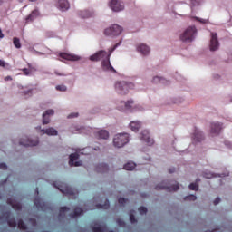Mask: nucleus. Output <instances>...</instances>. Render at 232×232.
I'll return each instance as SVG.
<instances>
[{
  "mask_svg": "<svg viewBox=\"0 0 232 232\" xmlns=\"http://www.w3.org/2000/svg\"><path fill=\"white\" fill-rule=\"evenodd\" d=\"M102 70L104 72H111L112 73H116L117 72L115 68H113V66L110 63V58H107L106 60H103L102 62Z\"/></svg>",
  "mask_w": 232,
  "mask_h": 232,
  "instance_id": "nucleus-17",
  "label": "nucleus"
},
{
  "mask_svg": "<svg viewBox=\"0 0 232 232\" xmlns=\"http://www.w3.org/2000/svg\"><path fill=\"white\" fill-rule=\"evenodd\" d=\"M79 117V112H72L67 116V119H77Z\"/></svg>",
  "mask_w": 232,
  "mask_h": 232,
  "instance_id": "nucleus-49",
  "label": "nucleus"
},
{
  "mask_svg": "<svg viewBox=\"0 0 232 232\" xmlns=\"http://www.w3.org/2000/svg\"><path fill=\"white\" fill-rule=\"evenodd\" d=\"M224 130V124L218 121L212 122L210 124V135L212 137H217L220 135V132Z\"/></svg>",
  "mask_w": 232,
  "mask_h": 232,
  "instance_id": "nucleus-11",
  "label": "nucleus"
},
{
  "mask_svg": "<svg viewBox=\"0 0 232 232\" xmlns=\"http://www.w3.org/2000/svg\"><path fill=\"white\" fill-rule=\"evenodd\" d=\"M193 140L194 142H202L204 140V134L201 130H195Z\"/></svg>",
  "mask_w": 232,
  "mask_h": 232,
  "instance_id": "nucleus-28",
  "label": "nucleus"
},
{
  "mask_svg": "<svg viewBox=\"0 0 232 232\" xmlns=\"http://www.w3.org/2000/svg\"><path fill=\"white\" fill-rule=\"evenodd\" d=\"M5 81H12V76H6V77L5 78Z\"/></svg>",
  "mask_w": 232,
  "mask_h": 232,
  "instance_id": "nucleus-58",
  "label": "nucleus"
},
{
  "mask_svg": "<svg viewBox=\"0 0 232 232\" xmlns=\"http://www.w3.org/2000/svg\"><path fill=\"white\" fill-rule=\"evenodd\" d=\"M53 186L63 195H69L70 197H74V198H77V195H79V191L70 188L66 183L56 181L53 183Z\"/></svg>",
  "mask_w": 232,
  "mask_h": 232,
  "instance_id": "nucleus-4",
  "label": "nucleus"
},
{
  "mask_svg": "<svg viewBox=\"0 0 232 232\" xmlns=\"http://www.w3.org/2000/svg\"><path fill=\"white\" fill-rule=\"evenodd\" d=\"M22 72H24V75H31V72H30V70L29 69H26V68H24L23 70H22Z\"/></svg>",
  "mask_w": 232,
  "mask_h": 232,
  "instance_id": "nucleus-53",
  "label": "nucleus"
},
{
  "mask_svg": "<svg viewBox=\"0 0 232 232\" xmlns=\"http://www.w3.org/2000/svg\"><path fill=\"white\" fill-rule=\"evenodd\" d=\"M114 88L115 92L119 95H128L130 93V90H133V88H135V85L130 82L119 81L116 82Z\"/></svg>",
  "mask_w": 232,
  "mask_h": 232,
  "instance_id": "nucleus-2",
  "label": "nucleus"
},
{
  "mask_svg": "<svg viewBox=\"0 0 232 232\" xmlns=\"http://www.w3.org/2000/svg\"><path fill=\"white\" fill-rule=\"evenodd\" d=\"M37 144H39L38 138L32 139L28 136H24L19 141V146H24V148H28L30 146H37Z\"/></svg>",
  "mask_w": 232,
  "mask_h": 232,
  "instance_id": "nucleus-9",
  "label": "nucleus"
},
{
  "mask_svg": "<svg viewBox=\"0 0 232 232\" xmlns=\"http://www.w3.org/2000/svg\"><path fill=\"white\" fill-rule=\"evenodd\" d=\"M0 169H8L6 163H0Z\"/></svg>",
  "mask_w": 232,
  "mask_h": 232,
  "instance_id": "nucleus-54",
  "label": "nucleus"
},
{
  "mask_svg": "<svg viewBox=\"0 0 232 232\" xmlns=\"http://www.w3.org/2000/svg\"><path fill=\"white\" fill-rule=\"evenodd\" d=\"M118 202L121 206H124V204H126V202H128V199L124 198H120L118 199Z\"/></svg>",
  "mask_w": 232,
  "mask_h": 232,
  "instance_id": "nucleus-50",
  "label": "nucleus"
},
{
  "mask_svg": "<svg viewBox=\"0 0 232 232\" xmlns=\"http://www.w3.org/2000/svg\"><path fill=\"white\" fill-rule=\"evenodd\" d=\"M57 8L61 10V12H66L70 10V2L68 0H57Z\"/></svg>",
  "mask_w": 232,
  "mask_h": 232,
  "instance_id": "nucleus-18",
  "label": "nucleus"
},
{
  "mask_svg": "<svg viewBox=\"0 0 232 232\" xmlns=\"http://www.w3.org/2000/svg\"><path fill=\"white\" fill-rule=\"evenodd\" d=\"M13 44L15 48L17 49L21 48V40H19V38L17 37L13 38Z\"/></svg>",
  "mask_w": 232,
  "mask_h": 232,
  "instance_id": "nucleus-38",
  "label": "nucleus"
},
{
  "mask_svg": "<svg viewBox=\"0 0 232 232\" xmlns=\"http://www.w3.org/2000/svg\"><path fill=\"white\" fill-rule=\"evenodd\" d=\"M55 75H58L59 77H64V73L63 72H59V71H54Z\"/></svg>",
  "mask_w": 232,
  "mask_h": 232,
  "instance_id": "nucleus-57",
  "label": "nucleus"
},
{
  "mask_svg": "<svg viewBox=\"0 0 232 232\" xmlns=\"http://www.w3.org/2000/svg\"><path fill=\"white\" fill-rule=\"evenodd\" d=\"M142 126V123L139 121H130V128L132 131H134L135 133H137V131H139V130H140V127Z\"/></svg>",
  "mask_w": 232,
  "mask_h": 232,
  "instance_id": "nucleus-27",
  "label": "nucleus"
},
{
  "mask_svg": "<svg viewBox=\"0 0 232 232\" xmlns=\"http://www.w3.org/2000/svg\"><path fill=\"white\" fill-rule=\"evenodd\" d=\"M81 130H82V128H79V126H77V125H72V126L70 128V132H71V133L77 134V133H81Z\"/></svg>",
  "mask_w": 232,
  "mask_h": 232,
  "instance_id": "nucleus-37",
  "label": "nucleus"
},
{
  "mask_svg": "<svg viewBox=\"0 0 232 232\" xmlns=\"http://www.w3.org/2000/svg\"><path fill=\"white\" fill-rule=\"evenodd\" d=\"M197 182H200V179H197Z\"/></svg>",
  "mask_w": 232,
  "mask_h": 232,
  "instance_id": "nucleus-64",
  "label": "nucleus"
},
{
  "mask_svg": "<svg viewBox=\"0 0 232 232\" xmlns=\"http://www.w3.org/2000/svg\"><path fill=\"white\" fill-rule=\"evenodd\" d=\"M202 176L205 178V179H213L215 177H222L221 174H215L211 171H205L203 172Z\"/></svg>",
  "mask_w": 232,
  "mask_h": 232,
  "instance_id": "nucleus-31",
  "label": "nucleus"
},
{
  "mask_svg": "<svg viewBox=\"0 0 232 232\" xmlns=\"http://www.w3.org/2000/svg\"><path fill=\"white\" fill-rule=\"evenodd\" d=\"M140 140H142L143 142L148 144V146H153V144H155V140L151 139V137H150V131H148L147 130H144L140 132Z\"/></svg>",
  "mask_w": 232,
  "mask_h": 232,
  "instance_id": "nucleus-14",
  "label": "nucleus"
},
{
  "mask_svg": "<svg viewBox=\"0 0 232 232\" xmlns=\"http://www.w3.org/2000/svg\"><path fill=\"white\" fill-rule=\"evenodd\" d=\"M226 146H227V147H229V148H232L231 142H226Z\"/></svg>",
  "mask_w": 232,
  "mask_h": 232,
  "instance_id": "nucleus-60",
  "label": "nucleus"
},
{
  "mask_svg": "<svg viewBox=\"0 0 232 232\" xmlns=\"http://www.w3.org/2000/svg\"><path fill=\"white\" fill-rule=\"evenodd\" d=\"M139 213L140 215H146V213H148V208L146 207H140L139 208Z\"/></svg>",
  "mask_w": 232,
  "mask_h": 232,
  "instance_id": "nucleus-47",
  "label": "nucleus"
},
{
  "mask_svg": "<svg viewBox=\"0 0 232 232\" xmlns=\"http://www.w3.org/2000/svg\"><path fill=\"white\" fill-rule=\"evenodd\" d=\"M189 189L191 191H198V184L197 183H191L189 186H188Z\"/></svg>",
  "mask_w": 232,
  "mask_h": 232,
  "instance_id": "nucleus-42",
  "label": "nucleus"
},
{
  "mask_svg": "<svg viewBox=\"0 0 232 232\" xmlns=\"http://www.w3.org/2000/svg\"><path fill=\"white\" fill-rule=\"evenodd\" d=\"M108 169H109V167H108V164L106 163H101L96 166V171L98 173H107Z\"/></svg>",
  "mask_w": 232,
  "mask_h": 232,
  "instance_id": "nucleus-29",
  "label": "nucleus"
},
{
  "mask_svg": "<svg viewBox=\"0 0 232 232\" xmlns=\"http://www.w3.org/2000/svg\"><path fill=\"white\" fill-rule=\"evenodd\" d=\"M90 61L99 62V61H106L108 59V52L104 50L98 51L94 54L90 56Z\"/></svg>",
  "mask_w": 232,
  "mask_h": 232,
  "instance_id": "nucleus-12",
  "label": "nucleus"
},
{
  "mask_svg": "<svg viewBox=\"0 0 232 232\" xmlns=\"http://www.w3.org/2000/svg\"><path fill=\"white\" fill-rule=\"evenodd\" d=\"M30 1V3H35V1H37V0H29Z\"/></svg>",
  "mask_w": 232,
  "mask_h": 232,
  "instance_id": "nucleus-63",
  "label": "nucleus"
},
{
  "mask_svg": "<svg viewBox=\"0 0 232 232\" xmlns=\"http://www.w3.org/2000/svg\"><path fill=\"white\" fill-rule=\"evenodd\" d=\"M106 231V227H102V226H99V227H93V232H105Z\"/></svg>",
  "mask_w": 232,
  "mask_h": 232,
  "instance_id": "nucleus-41",
  "label": "nucleus"
},
{
  "mask_svg": "<svg viewBox=\"0 0 232 232\" xmlns=\"http://www.w3.org/2000/svg\"><path fill=\"white\" fill-rule=\"evenodd\" d=\"M117 224L120 227H124V226H126V223L122 219H117Z\"/></svg>",
  "mask_w": 232,
  "mask_h": 232,
  "instance_id": "nucleus-51",
  "label": "nucleus"
},
{
  "mask_svg": "<svg viewBox=\"0 0 232 232\" xmlns=\"http://www.w3.org/2000/svg\"><path fill=\"white\" fill-rule=\"evenodd\" d=\"M191 6H198L200 3H202V0H190Z\"/></svg>",
  "mask_w": 232,
  "mask_h": 232,
  "instance_id": "nucleus-48",
  "label": "nucleus"
},
{
  "mask_svg": "<svg viewBox=\"0 0 232 232\" xmlns=\"http://www.w3.org/2000/svg\"><path fill=\"white\" fill-rule=\"evenodd\" d=\"M184 200H187V201L191 200L192 202H195V200H197V196H195V195H188V196L184 198Z\"/></svg>",
  "mask_w": 232,
  "mask_h": 232,
  "instance_id": "nucleus-44",
  "label": "nucleus"
},
{
  "mask_svg": "<svg viewBox=\"0 0 232 232\" xmlns=\"http://www.w3.org/2000/svg\"><path fill=\"white\" fill-rule=\"evenodd\" d=\"M209 48L210 52H217V50L220 48V43H218V34H217V33H211Z\"/></svg>",
  "mask_w": 232,
  "mask_h": 232,
  "instance_id": "nucleus-13",
  "label": "nucleus"
},
{
  "mask_svg": "<svg viewBox=\"0 0 232 232\" xmlns=\"http://www.w3.org/2000/svg\"><path fill=\"white\" fill-rule=\"evenodd\" d=\"M39 15V9L33 10L31 14L25 18V23H32L33 21H35Z\"/></svg>",
  "mask_w": 232,
  "mask_h": 232,
  "instance_id": "nucleus-23",
  "label": "nucleus"
},
{
  "mask_svg": "<svg viewBox=\"0 0 232 232\" xmlns=\"http://www.w3.org/2000/svg\"><path fill=\"white\" fill-rule=\"evenodd\" d=\"M121 44H122V41H121L120 43L116 44L113 47H111L109 49V53H107V58L110 59V57H111V53H113V52H115V50H117V48H119V46H121Z\"/></svg>",
  "mask_w": 232,
  "mask_h": 232,
  "instance_id": "nucleus-33",
  "label": "nucleus"
},
{
  "mask_svg": "<svg viewBox=\"0 0 232 232\" xmlns=\"http://www.w3.org/2000/svg\"><path fill=\"white\" fill-rule=\"evenodd\" d=\"M78 15L82 19H89V17H93L94 13L93 11L83 10V11H78Z\"/></svg>",
  "mask_w": 232,
  "mask_h": 232,
  "instance_id": "nucleus-26",
  "label": "nucleus"
},
{
  "mask_svg": "<svg viewBox=\"0 0 232 232\" xmlns=\"http://www.w3.org/2000/svg\"><path fill=\"white\" fill-rule=\"evenodd\" d=\"M133 213H135V210H132L130 213V220L131 224L137 223V219L135 218V215Z\"/></svg>",
  "mask_w": 232,
  "mask_h": 232,
  "instance_id": "nucleus-43",
  "label": "nucleus"
},
{
  "mask_svg": "<svg viewBox=\"0 0 232 232\" xmlns=\"http://www.w3.org/2000/svg\"><path fill=\"white\" fill-rule=\"evenodd\" d=\"M53 115H55V111H53V109L45 111L43 114V124H50V117Z\"/></svg>",
  "mask_w": 232,
  "mask_h": 232,
  "instance_id": "nucleus-19",
  "label": "nucleus"
},
{
  "mask_svg": "<svg viewBox=\"0 0 232 232\" xmlns=\"http://www.w3.org/2000/svg\"><path fill=\"white\" fill-rule=\"evenodd\" d=\"M169 173H175V169H169Z\"/></svg>",
  "mask_w": 232,
  "mask_h": 232,
  "instance_id": "nucleus-61",
  "label": "nucleus"
},
{
  "mask_svg": "<svg viewBox=\"0 0 232 232\" xmlns=\"http://www.w3.org/2000/svg\"><path fill=\"white\" fill-rule=\"evenodd\" d=\"M130 142V134L128 133H118L114 136L112 144L114 148H124L126 144Z\"/></svg>",
  "mask_w": 232,
  "mask_h": 232,
  "instance_id": "nucleus-5",
  "label": "nucleus"
},
{
  "mask_svg": "<svg viewBox=\"0 0 232 232\" xmlns=\"http://www.w3.org/2000/svg\"><path fill=\"white\" fill-rule=\"evenodd\" d=\"M69 166L73 167L75 166L76 168H78L79 166H82V161H75L78 160L79 159V154L78 153H72L69 156Z\"/></svg>",
  "mask_w": 232,
  "mask_h": 232,
  "instance_id": "nucleus-16",
  "label": "nucleus"
},
{
  "mask_svg": "<svg viewBox=\"0 0 232 232\" xmlns=\"http://www.w3.org/2000/svg\"><path fill=\"white\" fill-rule=\"evenodd\" d=\"M5 37V34H3V31L0 29V39H3Z\"/></svg>",
  "mask_w": 232,
  "mask_h": 232,
  "instance_id": "nucleus-59",
  "label": "nucleus"
},
{
  "mask_svg": "<svg viewBox=\"0 0 232 232\" xmlns=\"http://www.w3.org/2000/svg\"><path fill=\"white\" fill-rule=\"evenodd\" d=\"M0 220L7 222L10 227H16L18 226L19 229H22L23 231H26L27 229L26 225L24 224L23 219H20L18 220V222H16L15 218H12V213L10 211L5 212L0 218Z\"/></svg>",
  "mask_w": 232,
  "mask_h": 232,
  "instance_id": "nucleus-1",
  "label": "nucleus"
},
{
  "mask_svg": "<svg viewBox=\"0 0 232 232\" xmlns=\"http://www.w3.org/2000/svg\"><path fill=\"white\" fill-rule=\"evenodd\" d=\"M66 211H70V208L68 207H62L60 208V214H59V218H63V217H65Z\"/></svg>",
  "mask_w": 232,
  "mask_h": 232,
  "instance_id": "nucleus-36",
  "label": "nucleus"
},
{
  "mask_svg": "<svg viewBox=\"0 0 232 232\" xmlns=\"http://www.w3.org/2000/svg\"><path fill=\"white\" fill-rule=\"evenodd\" d=\"M55 89L57 90V92H67L68 87H66V85L64 84H62V85H57Z\"/></svg>",
  "mask_w": 232,
  "mask_h": 232,
  "instance_id": "nucleus-40",
  "label": "nucleus"
},
{
  "mask_svg": "<svg viewBox=\"0 0 232 232\" xmlns=\"http://www.w3.org/2000/svg\"><path fill=\"white\" fill-rule=\"evenodd\" d=\"M136 166L137 165L134 162H128L123 166V169H126L127 171H133Z\"/></svg>",
  "mask_w": 232,
  "mask_h": 232,
  "instance_id": "nucleus-34",
  "label": "nucleus"
},
{
  "mask_svg": "<svg viewBox=\"0 0 232 232\" xmlns=\"http://www.w3.org/2000/svg\"><path fill=\"white\" fill-rule=\"evenodd\" d=\"M82 213H84V210H82V208H76L74 209V212L70 214V217L72 218H75V217H81V215H82Z\"/></svg>",
  "mask_w": 232,
  "mask_h": 232,
  "instance_id": "nucleus-32",
  "label": "nucleus"
},
{
  "mask_svg": "<svg viewBox=\"0 0 232 232\" xmlns=\"http://www.w3.org/2000/svg\"><path fill=\"white\" fill-rule=\"evenodd\" d=\"M60 57L65 59V61H80L81 57L75 54H70L66 53H61Z\"/></svg>",
  "mask_w": 232,
  "mask_h": 232,
  "instance_id": "nucleus-22",
  "label": "nucleus"
},
{
  "mask_svg": "<svg viewBox=\"0 0 232 232\" xmlns=\"http://www.w3.org/2000/svg\"><path fill=\"white\" fill-rule=\"evenodd\" d=\"M29 222L32 224L33 227H35V226H37V222L35 221V219L30 218Z\"/></svg>",
  "mask_w": 232,
  "mask_h": 232,
  "instance_id": "nucleus-55",
  "label": "nucleus"
},
{
  "mask_svg": "<svg viewBox=\"0 0 232 232\" xmlns=\"http://www.w3.org/2000/svg\"><path fill=\"white\" fill-rule=\"evenodd\" d=\"M29 52H31V53H34L35 55H44V53L36 51L35 49H34V47H30Z\"/></svg>",
  "mask_w": 232,
  "mask_h": 232,
  "instance_id": "nucleus-45",
  "label": "nucleus"
},
{
  "mask_svg": "<svg viewBox=\"0 0 232 232\" xmlns=\"http://www.w3.org/2000/svg\"><path fill=\"white\" fill-rule=\"evenodd\" d=\"M95 207L98 209H108V208H110V201L108 199H105L104 204H96Z\"/></svg>",
  "mask_w": 232,
  "mask_h": 232,
  "instance_id": "nucleus-35",
  "label": "nucleus"
},
{
  "mask_svg": "<svg viewBox=\"0 0 232 232\" xmlns=\"http://www.w3.org/2000/svg\"><path fill=\"white\" fill-rule=\"evenodd\" d=\"M197 37V27L195 25H190L183 31L180 34L179 39L182 43H193L194 39Z\"/></svg>",
  "mask_w": 232,
  "mask_h": 232,
  "instance_id": "nucleus-3",
  "label": "nucleus"
},
{
  "mask_svg": "<svg viewBox=\"0 0 232 232\" xmlns=\"http://www.w3.org/2000/svg\"><path fill=\"white\" fill-rule=\"evenodd\" d=\"M98 139H103L105 140L110 139V132H108L106 130L98 131Z\"/></svg>",
  "mask_w": 232,
  "mask_h": 232,
  "instance_id": "nucleus-30",
  "label": "nucleus"
},
{
  "mask_svg": "<svg viewBox=\"0 0 232 232\" xmlns=\"http://www.w3.org/2000/svg\"><path fill=\"white\" fill-rule=\"evenodd\" d=\"M36 195H39V188H36Z\"/></svg>",
  "mask_w": 232,
  "mask_h": 232,
  "instance_id": "nucleus-62",
  "label": "nucleus"
},
{
  "mask_svg": "<svg viewBox=\"0 0 232 232\" xmlns=\"http://www.w3.org/2000/svg\"><path fill=\"white\" fill-rule=\"evenodd\" d=\"M108 6L112 12L116 13L122 12L125 8V5L122 0H110L108 2Z\"/></svg>",
  "mask_w": 232,
  "mask_h": 232,
  "instance_id": "nucleus-7",
  "label": "nucleus"
},
{
  "mask_svg": "<svg viewBox=\"0 0 232 232\" xmlns=\"http://www.w3.org/2000/svg\"><path fill=\"white\" fill-rule=\"evenodd\" d=\"M179 183L175 181V184L169 183V180L163 181L160 184L157 185L155 187V189L157 191H162L165 189V191H168L169 193H171V191H178L179 189Z\"/></svg>",
  "mask_w": 232,
  "mask_h": 232,
  "instance_id": "nucleus-6",
  "label": "nucleus"
},
{
  "mask_svg": "<svg viewBox=\"0 0 232 232\" xmlns=\"http://www.w3.org/2000/svg\"><path fill=\"white\" fill-rule=\"evenodd\" d=\"M218 204H220V198H216L214 200V206H218Z\"/></svg>",
  "mask_w": 232,
  "mask_h": 232,
  "instance_id": "nucleus-56",
  "label": "nucleus"
},
{
  "mask_svg": "<svg viewBox=\"0 0 232 232\" xmlns=\"http://www.w3.org/2000/svg\"><path fill=\"white\" fill-rule=\"evenodd\" d=\"M125 110H130V111H142L143 108L140 105H135L133 107V100H130L127 102H121Z\"/></svg>",
  "mask_w": 232,
  "mask_h": 232,
  "instance_id": "nucleus-15",
  "label": "nucleus"
},
{
  "mask_svg": "<svg viewBox=\"0 0 232 232\" xmlns=\"http://www.w3.org/2000/svg\"><path fill=\"white\" fill-rule=\"evenodd\" d=\"M104 34L109 37H117L122 34V28L119 24H112L105 29Z\"/></svg>",
  "mask_w": 232,
  "mask_h": 232,
  "instance_id": "nucleus-8",
  "label": "nucleus"
},
{
  "mask_svg": "<svg viewBox=\"0 0 232 232\" xmlns=\"http://www.w3.org/2000/svg\"><path fill=\"white\" fill-rule=\"evenodd\" d=\"M153 84H169V81L162 76H154L151 80Z\"/></svg>",
  "mask_w": 232,
  "mask_h": 232,
  "instance_id": "nucleus-25",
  "label": "nucleus"
},
{
  "mask_svg": "<svg viewBox=\"0 0 232 232\" xmlns=\"http://www.w3.org/2000/svg\"><path fill=\"white\" fill-rule=\"evenodd\" d=\"M40 133H42V135H49V137H55L59 135V131H57V130H55L53 127H50L48 129H42L40 130Z\"/></svg>",
  "mask_w": 232,
  "mask_h": 232,
  "instance_id": "nucleus-20",
  "label": "nucleus"
},
{
  "mask_svg": "<svg viewBox=\"0 0 232 232\" xmlns=\"http://www.w3.org/2000/svg\"><path fill=\"white\" fill-rule=\"evenodd\" d=\"M7 204H9V206H11L13 208V209H15L16 211H21L23 205L21 204V202L13 199V198H8L7 199Z\"/></svg>",
  "mask_w": 232,
  "mask_h": 232,
  "instance_id": "nucleus-21",
  "label": "nucleus"
},
{
  "mask_svg": "<svg viewBox=\"0 0 232 232\" xmlns=\"http://www.w3.org/2000/svg\"><path fill=\"white\" fill-rule=\"evenodd\" d=\"M34 206L38 211H48L52 209L50 205L47 202H44V200L41 199L39 197L34 198Z\"/></svg>",
  "mask_w": 232,
  "mask_h": 232,
  "instance_id": "nucleus-10",
  "label": "nucleus"
},
{
  "mask_svg": "<svg viewBox=\"0 0 232 232\" xmlns=\"http://www.w3.org/2000/svg\"><path fill=\"white\" fill-rule=\"evenodd\" d=\"M137 52L141 55H150V48L144 44H140L137 46Z\"/></svg>",
  "mask_w": 232,
  "mask_h": 232,
  "instance_id": "nucleus-24",
  "label": "nucleus"
},
{
  "mask_svg": "<svg viewBox=\"0 0 232 232\" xmlns=\"http://www.w3.org/2000/svg\"><path fill=\"white\" fill-rule=\"evenodd\" d=\"M196 21H198V23H202V24H206V23H208L209 20L195 17Z\"/></svg>",
  "mask_w": 232,
  "mask_h": 232,
  "instance_id": "nucleus-52",
  "label": "nucleus"
},
{
  "mask_svg": "<svg viewBox=\"0 0 232 232\" xmlns=\"http://www.w3.org/2000/svg\"><path fill=\"white\" fill-rule=\"evenodd\" d=\"M22 94L24 96V97H32V89H29L27 91H23L22 92Z\"/></svg>",
  "mask_w": 232,
  "mask_h": 232,
  "instance_id": "nucleus-46",
  "label": "nucleus"
},
{
  "mask_svg": "<svg viewBox=\"0 0 232 232\" xmlns=\"http://www.w3.org/2000/svg\"><path fill=\"white\" fill-rule=\"evenodd\" d=\"M0 67L5 68V70H10V63L5 62V60L0 59Z\"/></svg>",
  "mask_w": 232,
  "mask_h": 232,
  "instance_id": "nucleus-39",
  "label": "nucleus"
}]
</instances>
